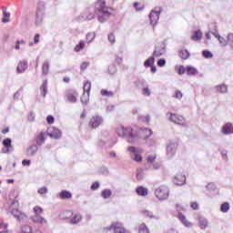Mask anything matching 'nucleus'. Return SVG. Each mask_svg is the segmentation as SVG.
Instances as JSON below:
<instances>
[{"instance_id": "f257e3e1", "label": "nucleus", "mask_w": 233, "mask_h": 233, "mask_svg": "<svg viewBox=\"0 0 233 233\" xmlns=\"http://www.w3.org/2000/svg\"><path fill=\"white\" fill-rule=\"evenodd\" d=\"M95 14L97 15L99 23H105L112 15L105 0H96L95 3Z\"/></svg>"}, {"instance_id": "f03ea898", "label": "nucleus", "mask_w": 233, "mask_h": 233, "mask_svg": "<svg viewBox=\"0 0 233 233\" xmlns=\"http://www.w3.org/2000/svg\"><path fill=\"white\" fill-rule=\"evenodd\" d=\"M116 134L119 137H125L128 143H136L137 141V135L133 132L132 127L120 126L116 127Z\"/></svg>"}, {"instance_id": "7ed1b4c3", "label": "nucleus", "mask_w": 233, "mask_h": 233, "mask_svg": "<svg viewBox=\"0 0 233 233\" xmlns=\"http://www.w3.org/2000/svg\"><path fill=\"white\" fill-rule=\"evenodd\" d=\"M9 211L12 216L17 219V221H23L25 219V214L19 210V202L15 200L11 203L9 207Z\"/></svg>"}, {"instance_id": "20e7f679", "label": "nucleus", "mask_w": 233, "mask_h": 233, "mask_svg": "<svg viewBox=\"0 0 233 233\" xmlns=\"http://www.w3.org/2000/svg\"><path fill=\"white\" fill-rule=\"evenodd\" d=\"M155 196L159 201H167L170 196V189L167 186H160L155 190Z\"/></svg>"}, {"instance_id": "39448f33", "label": "nucleus", "mask_w": 233, "mask_h": 233, "mask_svg": "<svg viewBox=\"0 0 233 233\" xmlns=\"http://www.w3.org/2000/svg\"><path fill=\"white\" fill-rule=\"evenodd\" d=\"M35 216L32 217V219L35 223H39L40 225H46V220L45 218L41 217V214H43V208L39 206H35L34 208Z\"/></svg>"}, {"instance_id": "423d86ee", "label": "nucleus", "mask_w": 233, "mask_h": 233, "mask_svg": "<svg viewBox=\"0 0 233 233\" xmlns=\"http://www.w3.org/2000/svg\"><path fill=\"white\" fill-rule=\"evenodd\" d=\"M127 151L129 152L133 161H142L143 157H141V154H143V149L136 147H128Z\"/></svg>"}, {"instance_id": "0eeeda50", "label": "nucleus", "mask_w": 233, "mask_h": 233, "mask_svg": "<svg viewBox=\"0 0 233 233\" xmlns=\"http://www.w3.org/2000/svg\"><path fill=\"white\" fill-rule=\"evenodd\" d=\"M161 12H163V9H161V7H156L151 11L149 15V19L150 25H152V26H156V25H157V21H159V15H161Z\"/></svg>"}, {"instance_id": "6e6552de", "label": "nucleus", "mask_w": 233, "mask_h": 233, "mask_svg": "<svg viewBox=\"0 0 233 233\" xmlns=\"http://www.w3.org/2000/svg\"><path fill=\"white\" fill-rule=\"evenodd\" d=\"M45 19V5H42L37 6L36 14H35V25L36 26H41L43 25V20Z\"/></svg>"}, {"instance_id": "1a4fd4ad", "label": "nucleus", "mask_w": 233, "mask_h": 233, "mask_svg": "<svg viewBox=\"0 0 233 233\" xmlns=\"http://www.w3.org/2000/svg\"><path fill=\"white\" fill-rule=\"evenodd\" d=\"M167 117H168L171 123H175L176 125H185V118L177 114L167 113Z\"/></svg>"}, {"instance_id": "9d476101", "label": "nucleus", "mask_w": 233, "mask_h": 233, "mask_svg": "<svg viewBox=\"0 0 233 233\" xmlns=\"http://www.w3.org/2000/svg\"><path fill=\"white\" fill-rule=\"evenodd\" d=\"M106 230H113L115 233H128V230L125 229L121 222H114L106 228Z\"/></svg>"}, {"instance_id": "9b49d317", "label": "nucleus", "mask_w": 233, "mask_h": 233, "mask_svg": "<svg viewBox=\"0 0 233 233\" xmlns=\"http://www.w3.org/2000/svg\"><path fill=\"white\" fill-rule=\"evenodd\" d=\"M176 150H177V144L174 143V142H170L167 146V157H168V159L174 157V156H176Z\"/></svg>"}, {"instance_id": "f8f14e48", "label": "nucleus", "mask_w": 233, "mask_h": 233, "mask_svg": "<svg viewBox=\"0 0 233 233\" xmlns=\"http://www.w3.org/2000/svg\"><path fill=\"white\" fill-rule=\"evenodd\" d=\"M3 146H4V147L2 148L3 154H8L14 151V147H12V139L10 138L4 139Z\"/></svg>"}, {"instance_id": "ddd939ff", "label": "nucleus", "mask_w": 233, "mask_h": 233, "mask_svg": "<svg viewBox=\"0 0 233 233\" xmlns=\"http://www.w3.org/2000/svg\"><path fill=\"white\" fill-rule=\"evenodd\" d=\"M100 125H103V117L99 116H94L91 117L89 121V127L91 128H97V127H100Z\"/></svg>"}, {"instance_id": "4468645a", "label": "nucleus", "mask_w": 233, "mask_h": 233, "mask_svg": "<svg viewBox=\"0 0 233 233\" xmlns=\"http://www.w3.org/2000/svg\"><path fill=\"white\" fill-rule=\"evenodd\" d=\"M78 96H79V94L76 90H68L66 92V100L69 103H77Z\"/></svg>"}, {"instance_id": "2eb2a0df", "label": "nucleus", "mask_w": 233, "mask_h": 233, "mask_svg": "<svg viewBox=\"0 0 233 233\" xmlns=\"http://www.w3.org/2000/svg\"><path fill=\"white\" fill-rule=\"evenodd\" d=\"M92 19H96V15L92 13L90 10L86 9L80 16L79 21H92Z\"/></svg>"}, {"instance_id": "dca6fc26", "label": "nucleus", "mask_w": 233, "mask_h": 233, "mask_svg": "<svg viewBox=\"0 0 233 233\" xmlns=\"http://www.w3.org/2000/svg\"><path fill=\"white\" fill-rule=\"evenodd\" d=\"M221 134L224 136H230L233 134V125L230 122L226 123L222 126Z\"/></svg>"}, {"instance_id": "f3484780", "label": "nucleus", "mask_w": 233, "mask_h": 233, "mask_svg": "<svg viewBox=\"0 0 233 233\" xmlns=\"http://www.w3.org/2000/svg\"><path fill=\"white\" fill-rule=\"evenodd\" d=\"M61 130L56 127H51L47 133V136L49 137H53V139H59L61 137Z\"/></svg>"}, {"instance_id": "a211bd4d", "label": "nucleus", "mask_w": 233, "mask_h": 233, "mask_svg": "<svg viewBox=\"0 0 233 233\" xmlns=\"http://www.w3.org/2000/svg\"><path fill=\"white\" fill-rule=\"evenodd\" d=\"M165 52H166L165 44L160 43L156 46L153 56L155 57H161V56H163Z\"/></svg>"}, {"instance_id": "6ab92c4d", "label": "nucleus", "mask_w": 233, "mask_h": 233, "mask_svg": "<svg viewBox=\"0 0 233 233\" xmlns=\"http://www.w3.org/2000/svg\"><path fill=\"white\" fill-rule=\"evenodd\" d=\"M186 181H187V177L183 174H177L173 178V183H175L177 187H182V185H185Z\"/></svg>"}, {"instance_id": "aec40b11", "label": "nucleus", "mask_w": 233, "mask_h": 233, "mask_svg": "<svg viewBox=\"0 0 233 233\" xmlns=\"http://www.w3.org/2000/svg\"><path fill=\"white\" fill-rule=\"evenodd\" d=\"M37 150H39L37 145L33 144L26 148L25 155L28 156L29 157H34V156L37 154Z\"/></svg>"}, {"instance_id": "412c9836", "label": "nucleus", "mask_w": 233, "mask_h": 233, "mask_svg": "<svg viewBox=\"0 0 233 233\" xmlns=\"http://www.w3.org/2000/svg\"><path fill=\"white\" fill-rule=\"evenodd\" d=\"M27 68H28V62L26 60H22L18 63L16 71L18 74H24V72H26Z\"/></svg>"}, {"instance_id": "4be33fe9", "label": "nucleus", "mask_w": 233, "mask_h": 233, "mask_svg": "<svg viewBox=\"0 0 233 233\" xmlns=\"http://www.w3.org/2000/svg\"><path fill=\"white\" fill-rule=\"evenodd\" d=\"M207 188V194L208 196H215V194H218V187L214 183H208L206 186Z\"/></svg>"}, {"instance_id": "5701e85b", "label": "nucleus", "mask_w": 233, "mask_h": 233, "mask_svg": "<svg viewBox=\"0 0 233 233\" xmlns=\"http://www.w3.org/2000/svg\"><path fill=\"white\" fill-rule=\"evenodd\" d=\"M48 136V133L46 132H40L36 137V145L41 147V145L45 144V141H46V137Z\"/></svg>"}, {"instance_id": "b1692460", "label": "nucleus", "mask_w": 233, "mask_h": 233, "mask_svg": "<svg viewBox=\"0 0 233 233\" xmlns=\"http://www.w3.org/2000/svg\"><path fill=\"white\" fill-rule=\"evenodd\" d=\"M139 134L141 137H143L144 140L146 141V139H148L150 136L154 134V132L150 128H142L139 130Z\"/></svg>"}, {"instance_id": "393cba45", "label": "nucleus", "mask_w": 233, "mask_h": 233, "mask_svg": "<svg viewBox=\"0 0 233 233\" xmlns=\"http://www.w3.org/2000/svg\"><path fill=\"white\" fill-rule=\"evenodd\" d=\"M215 92L218 94H227L228 92V86L225 84L216 86L214 87Z\"/></svg>"}, {"instance_id": "a878e982", "label": "nucleus", "mask_w": 233, "mask_h": 233, "mask_svg": "<svg viewBox=\"0 0 233 233\" xmlns=\"http://www.w3.org/2000/svg\"><path fill=\"white\" fill-rule=\"evenodd\" d=\"M198 227L202 230H205L208 227V220L203 217L198 218Z\"/></svg>"}, {"instance_id": "bb28decb", "label": "nucleus", "mask_w": 233, "mask_h": 233, "mask_svg": "<svg viewBox=\"0 0 233 233\" xmlns=\"http://www.w3.org/2000/svg\"><path fill=\"white\" fill-rule=\"evenodd\" d=\"M40 92L43 95V97H46V94L48 93V80H45L40 86Z\"/></svg>"}, {"instance_id": "cd10ccee", "label": "nucleus", "mask_w": 233, "mask_h": 233, "mask_svg": "<svg viewBox=\"0 0 233 233\" xmlns=\"http://www.w3.org/2000/svg\"><path fill=\"white\" fill-rule=\"evenodd\" d=\"M202 38H203V32H201V30L195 31L191 35L192 41H201Z\"/></svg>"}, {"instance_id": "c85d7f7f", "label": "nucleus", "mask_w": 233, "mask_h": 233, "mask_svg": "<svg viewBox=\"0 0 233 233\" xmlns=\"http://www.w3.org/2000/svg\"><path fill=\"white\" fill-rule=\"evenodd\" d=\"M137 194L138 196H142V197L148 196V188H147L143 186H140V187H137Z\"/></svg>"}, {"instance_id": "c756f323", "label": "nucleus", "mask_w": 233, "mask_h": 233, "mask_svg": "<svg viewBox=\"0 0 233 233\" xmlns=\"http://www.w3.org/2000/svg\"><path fill=\"white\" fill-rule=\"evenodd\" d=\"M83 219V217L81 214H76L71 219L70 224L71 225H77V223H80V221Z\"/></svg>"}, {"instance_id": "7c9ffc66", "label": "nucleus", "mask_w": 233, "mask_h": 233, "mask_svg": "<svg viewBox=\"0 0 233 233\" xmlns=\"http://www.w3.org/2000/svg\"><path fill=\"white\" fill-rule=\"evenodd\" d=\"M178 219L181 221V223H183V225H185V227H187V228L192 227V223L189 222V221L187 219V217H185L183 214H180V215L178 216Z\"/></svg>"}, {"instance_id": "2f4dec72", "label": "nucleus", "mask_w": 233, "mask_h": 233, "mask_svg": "<svg viewBox=\"0 0 233 233\" xmlns=\"http://www.w3.org/2000/svg\"><path fill=\"white\" fill-rule=\"evenodd\" d=\"M96 39V32H89L86 35V41L87 45H90Z\"/></svg>"}, {"instance_id": "473e14b6", "label": "nucleus", "mask_w": 233, "mask_h": 233, "mask_svg": "<svg viewBox=\"0 0 233 233\" xmlns=\"http://www.w3.org/2000/svg\"><path fill=\"white\" fill-rule=\"evenodd\" d=\"M186 72L187 76H198V71L196 69L194 66H187L186 67Z\"/></svg>"}, {"instance_id": "72a5a7b5", "label": "nucleus", "mask_w": 233, "mask_h": 233, "mask_svg": "<svg viewBox=\"0 0 233 233\" xmlns=\"http://www.w3.org/2000/svg\"><path fill=\"white\" fill-rule=\"evenodd\" d=\"M49 70H50V63H48V61H45L42 65V74L44 76H47Z\"/></svg>"}, {"instance_id": "f704fd0d", "label": "nucleus", "mask_w": 233, "mask_h": 233, "mask_svg": "<svg viewBox=\"0 0 233 233\" xmlns=\"http://www.w3.org/2000/svg\"><path fill=\"white\" fill-rule=\"evenodd\" d=\"M60 199H70L72 198V193L67 190H63L59 193Z\"/></svg>"}, {"instance_id": "c9c22d12", "label": "nucleus", "mask_w": 233, "mask_h": 233, "mask_svg": "<svg viewBox=\"0 0 233 233\" xmlns=\"http://www.w3.org/2000/svg\"><path fill=\"white\" fill-rule=\"evenodd\" d=\"M3 15L2 23H10V13L6 12V7H3Z\"/></svg>"}, {"instance_id": "e433bc0d", "label": "nucleus", "mask_w": 233, "mask_h": 233, "mask_svg": "<svg viewBox=\"0 0 233 233\" xmlns=\"http://www.w3.org/2000/svg\"><path fill=\"white\" fill-rule=\"evenodd\" d=\"M142 214L145 218H148L149 219H156V215H154V213L148 209H144Z\"/></svg>"}, {"instance_id": "4c0bfd02", "label": "nucleus", "mask_w": 233, "mask_h": 233, "mask_svg": "<svg viewBox=\"0 0 233 233\" xmlns=\"http://www.w3.org/2000/svg\"><path fill=\"white\" fill-rule=\"evenodd\" d=\"M74 216V213L70 210L64 211L60 214V218L61 219H69V218H72Z\"/></svg>"}, {"instance_id": "58836bf2", "label": "nucleus", "mask_w": 233, "mask_h": 233, "mask_svg": "<svg viewBox=\"0 0 233 233\" xmlns=\"http://www.w3.org/2000/svg\"><path fill=\"white\" fill-rule=\"evenodd\" d=\"M179 57H181V59H188L190 57V53L187 49H182L179 52Z\"/></svg>"}, {"instance_id": "ea45409f", "label": "nucleus", "mask_w": 233, "mask_h": 233, "mask_svg": "<svg viewBox=\"0 0 233 233\" xmlns=\"http://www.w3.org/2000/svg\"><path fill=\"white\" fill-rule=\"evenodd\" d=\"M88 101H90V94L84 93L81 97V103H83V105H88Z\"/></svg>"}, {"instance_id": "a19ab883", "label": "nucleus", "mask_w": 233, "mask_h": 233, "mask_svg": "<svg viewBox=\"0 0 233 233\" xmlns=\"http://www.w3.org/2000/svg\"><path fill=\"white\" fill-rule=\"evenodd\" d=\"M101 196L104 199H108V198H110V196H112V190L110 189H104L101 192Z\"/></svg>"}, {"instance_id": "79ce46f5", "label": "nucleus", "mask_w": 233, "mask_h": 233, "mask_svg": "<svg viewBox=\"0 0 233 233\" xmlns=\"http://www.w3.org/2000/svg\"><path fill=\"white\" fill-rule=\"evenodd\" d=\"M145 141H146V145H147L148 147H156L157 145V140H156V138L149 137Z\"/></svg>"}, {"instance_id": "37998d69", "label": "nucleus", "mask_w": 233, "mask_h": 233, "mask_svg": "<svg viewBox=\"0 0 233 233\" xmlns=\"http://www.w3.org/2000/svg\"><path fill=\"white\" fill-rule=\"evenodd\" d=\"M228 210H230V204H228V202H225V203L221 204L220 211H222L225 214Z\"/></svg>"}, {"instance_id": "c03bdc74", "label": "nucleus", "mask_w": 233, "mask_h": 233, "mask_svg": "<svg viewBox=\"0 0 233 233\" xmlns=\"http://www.w3.org/2000/svg\"><path fill=\"white\" fill-rule=\"evenodd\" d=\"M101 96H104V97H113L114 96V92L108 91L106 89H102L100 91Z\"/></svg>"}, {"instance_id": "a18cd8bd", "label": "nucleus", "mask_w": 233, "mask_h": 233, "mask_svg": "<svg viewBox=\"0 0 233 233\" xmlns=\"http://www.w3.org/2000/svg\"><path fill=\"white\" fill-rule=\"evenodd\" d=\"M154 63H155V58L154 56H151L145 61L144 66H146V68H148L149 66H152Z\"/></svg>"}, {"instance_id": "49530a36", "label": "nucleus", "mask_w": 233, "mask_h": 233, "mask_svg": "<svg viewBox=\"0 0 233 233\" xmlns=\"http://www.w3.org/2000/svg\"><path fill=\"white\" fill-rule=\"evenodd\" d=\"M85 45H86V43L85 41L81 40L79 42V44L76 46L75 52H81V50H83V48H85Z\"/></svg>"}, {"instance_id": "de8ad7c7", "label": "nucleus", "mask_w": 233, "mask_h": 233, "mask_svg": "<svg viewBox=\"0 0 233 233\" xmlns=\"http://www.w3.org/2000/svg\"><path fill=\"white\" fill-rule=\"evenodd\" d=\"M21 45H26V41L24 39L16 40L15 44V50H21Z\"/></svg>"}, {"instance_id": "09e8293b", "label": "nucleus", "mask_w": 233, "mask_h": 233, "mask_svg": "<svg viewBox=\"0 0 233 233\" xmlns=\"http://www.w3.org/2000/svg\"><path fill=\"white\" fill-rule=\"evenodd\" d=\"M92 88V83L86 82L84 84V94H90V89Z\"/></svg>"}, {"instance_id": "8fccbe9b", "label": "nucleus", "mask_w": 233, "mask_h": 233, "mask_svg": "<svg viewBox=\"0 0 233 233\" xmlns=\"http://www.w3.org/2000/svg\"><path fill=\"white\" fill-rule=\"evenodd\" d=\"M202 56L203 57H205V59H212V57H214V55L212 54V52L208 50H204L202 52Z\"/></svg>"}, {"instance_id": "3c124183", "label": "nucleus", "mask_w": 233, "mask_h": 233, "mask_svg": "<svg viewBox=\"0 0 233 233\" xmlns=\"http://www.w3.org/2000/svg\"><path fill=\"white\" fill-rule=\"evenodd\" d=\"M138 233H150V231L146 224H141L139 226Z\"/></svg>"}, {"instance_id": "603ef678", "label": "nucleus", "mask_w": 233, "mask_h": 233, "mask_svg": "<svg viewBox=\"0 0 233 233\" xmlns=\"http://www.w3.org/2000/svg\"><path fill=\"white\" fill-rule=\"evenodd\" d=\"M37 194H39L40 196H43L45 194H48V187H39L38 190H37Z\"/></svg>"}, {"instance_id": "864d4df0", "label": "nucleus", "mask_w": 233, "mask_h": 233, "mask_svg": "<svg viewBox=\"0 0 233 233\" xmlns=\"http://www.w3.org/2000/svg\"><path fill=\"white\" fill-rule=\"evenodd\" d=\"M218 41L221 46H227V45H228V41H227L223 36H218Z\"/></svg>"}, {"instance_id": "5fc2aeb1", "label": "nucleus", "mask_w": 233, "mask_h": 233, "mask_svg": "<svg viewBox=\"0 0 233 233\" xmlns=\"http://www.w3.org/2000/svg\"><path fill=\"white\" fill-rule=\"evenodd\" d=\"M176 70H177V74H179L180 76H183V74H185V72H187V68H185L183 66H179L176 67Z\"/></svg>"}, {"instance_id": "6e6d98bb", "label": "nucleus", "mask_w": 233, "mask_h": 233, "mask_svg": "<svg viewBox=\"0 0 233 233\" xmlns=\"http://www.w3.org/2000/svg\"><path fill=\"white\" fill-rule=\"evenodd\" d=\"M22 233H32V227L25 225L22 227Z\"/></svg>"}, {"instance_id": "4d7b16f0", "label": "nucleus", "mask_w": 233, "mask_h": 233, "mask_svg": "<svg viewBox=\"0 0 233 233\" xmlns=\"http://www.w3.org/2000/svg\"><path fill=\"white\" fill-rule=\"evenodd\" d=\"M28 121H30L31 123H34V121H35V113L34 112H30L28 116H27Z\"/></svg>"}, {"instance_id": "13d9d810", "label": "nucleus", "mask_w": 233, "mask_h": 233, "mask_svg": "<svg viewBox=\"0 0 233 233\" xmlns=\"http://www.w3.org/2000/svg\"><path fill=\"white\" fill-rule=\"evenodd\" d=\"M107 39L109 43H111V45H114V43H116V35H114V34L112 33L108 35Z\"/></svg>"}, {"instance_id": "bf43d9fd", "label": "nucleus", "mask_w": 233, "mask_h": 233, "mask_svg": "<svg viewBox=\"0 0 233 233\" xmlns=\"http://www.w3.org/2000/svg\"><path fill=\"white\" fill-rule=\"evenodd\" d=\"M156 154H151L147 156V163H152L153 161H156Z\"/></svg>"}, {"instance_id": "052dcab7", "label": "nucleus", "mask_w": 233, "mask_h": 233, "mask_svg": "<svg viewBox=\"0 0 233 233\" xmlns=\"http://www.w3.org/2000/svg\"><path fill=\"white\" fill-rule=\"evenodd\" d=\"M165 65H167V60H165V58L158 59L157 66L163 67Z\"/></svg>"}, {"instance_id": "680f3d73", "label": "nucleus", "mask_w": 233, "mask_h": 233, "mask_svg": "<svg viewBox=\"0 0 233 233\" xmlns=\"http://www.w3.org/2000/svg\"><path fill=\"white\" fill-rule=\"evenodd\" d=\"M174 97H175L176 99H182V98H183V93H181V91H179V90H177V91L175 92Z\"/></svg>"}, {"instance_id": "e2e57ef3", "label": "nucleus", "mask_w": 233, "mask_h": 233, "mask_svg": "<svg viewBox=\"0 0 233 233\" xmlns=\"http://www.w3.org/2000/svg\"><path fill=\"white\" fill-rule=\"evenodd\" d=\"M116 70L117 69L116 68V66H114V65H111V66H108L109 74H116Z\"/></svg>"}, {"instance_id": "0e129e2a", "label": "nucleus", "mask_w": 233, "mask_h": 233, "mask_svg": "<svg viewBox=\"0 0 233 233\" xmlns=\"http://www.w3.org/2000/svg\"><path fill=\"white\" fill-rule=\"evenodd\" d=\"M137 179L138 181H141V179H143V170L139 169L137 170Z\"/></svg>"}, {"instance_id": "69168bd1", "label": "nucleus", "mask_w": 233, "mask_h": 233, "mask_svg": "<svg viewBox=\"0 0 233 233\" xmlns=\"http://www.w3.org/2000/svg\"><path fill=\"white\" fill-rule=\"evenodd\" d=\"M139 120L140 121H145L147 124H149L150 123V116H139Z\"/></svg>"}, {"instance_id": "338daca9", "label": "nucleus", "mask_w": 233, "mask_h": 233, "mask_svg": "<svg viewBox=\"0 0 233 233\" xmlns=\"http://www.w3.org/2000/svg\"><path fill=\"white\" fill-rule=\"evenodd\" d=\"M0 228H2V230H9L8 229V223L0 222Z\"/></svg>"}, {"instance_id": "774afa93", "label": "nucleus", "mask_w": 233, "mask_h": 233, "mask_svg": "<svg viewBox=\"0 0 233 233\" xmlns=\"http://www.w3.org/2000/svg\"><path fill=\"white\" fill-rule=\"evenodd\" d=\"M46 121H47V123H48L49 125H52V124L54 123V121H55V118H54L53 116H47Z\"/></svg>"}]
</instances>
